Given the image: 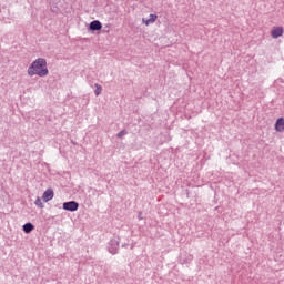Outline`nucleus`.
I'll return each instance as SVG.
<instances>
[{
  "mask_svg": "<svg viewBox=\"0 0 284 284\" xmlns=\"http://www.w3.org/2000/svg\"><path fill=\"white\" fill-rule=\"evenodd\" d=\"M29 77H48V62L44 59H37L28 69Z\"/></svg>",
  "mask_w": 284,
  "mask_h": 284,
  "instance_id": "nucleus-1",
  "label": "nucleus"
},
{
  "mask_svg": "<svg viewBox=\"0 0 284 284\" xmlns=\"http://www.w3.org/2000/svg\"><path fill=\"white\" fill-rule=\"evenodd\" d=\"M63 210L67 212H77V210H79V204L75 201L64 202Z\"/></svg>",
  "mask_w": 284,
  "mask_h": 284,
  "instance_id": "nucleus-2",
  "label": "nucleus"
},
{
  "mask_svg": "<svg viewBox=\"0 0 284 284\" xmlns=\"http://www.w3.org/2000/svg\"><path fill=\"white\" fill-rule=\"evenodd\" d=\"M283 34H284L283 27H274L271 31L272 39H278L280 37H283Z\"/></svg>",
  "mask_w": 284,
  "mask_h": 284,
  "instance_id": "nucleus-3",
  "label": "nucleus"
},
{
  "mask_svg": "<svg viewBox=\"0 0 284 284\" xmlns=\"http://www.w3.org/2000/svg\"><path fill=\"white\" fill-rule=\"evenodd\" d=\"M53 199L54 191H52V189H48L42 195V200L44 201V203H48V201H52Z\"/></svg>",
  "mask_w": 284,
  "mask_h": 284,
  "instance_id": "nucleus-4",
  "label": "nucleus"
},
{
  "mask_svg": "<svg viewBox=\"0 0 284 284\" xmlns=\"http://www.w3.org/2000/svg\"><path fill=\"white\" fill-rule=\"evenodd\" d=\"M275 130L277 132H284V119L283 118L277 119V121L275 122Z\"/></svg>",
  "mask_w": 284,
  "mask_h": 284,
  "instance_id": "nucleus-5",
  "label": "nucleus"
},
{
  "mask_svg": "<svg viewBox=\"0 0 284 284\" xmlns=\"http://www.w3.org/2000/svg\"><path fill=\"white\" fill-rule=\"evenodd\" d=\"M103 28V24L99 20H94L90 23V30H101Z\"/></svg>",
  "mask_w": 284,
  "mask_h": 284,
  "instance_id": "nucleus-6",
  "label": "nucleus"
},
{
  "mask_svg": "<svg viewBox=\"0 0 284 284\" xmlns=\"http://www.w3.org/2000/svg\"><path fill=\"white\" fill-rule=\"evenodd\" d=\"M159 17L156 14H150V18L148 20L143 19V22L145 26H150V23H154Z\"/></svg>",
  "mask_w": 284,
  "mask_h": 284,
  "instance_id": "nucleus-7",
  "label": "nucleus"
},
{
  "mask_svg": "<svg viewBox=\"0 0 284 284\" xmlns=\"http://www.w3.org/2000/svg\"><path fill=\"white\" fill-rule=\"evenodd\" d=\"M32 230H34V225L32 223H27L23 225V232H26V234H30Z\"/></svg>",
  "mask_w": 284,
  "mask_h": 284,
  "instance_id": "nucleus-8",
  "label": "nucleus"
},
{
  "mask_svg": "<svg viewBox=\"0 0 284 284\" xmlns=\"http://www.w3.org/2000/svg\"><path fill=\"white\" fill-rule=\"evenodd\" d=\"M34 203L38 207H43V202H41V197H38Z\"/></svg>",
  "mask_w": 284,
  "mask_h": 284,
  "instance_id": "nucleus-9",
  "label": "nucleus"
},
{
  "mask_svg": "<svg viewBox=\"0 0 284 284\" xmlns=\"http://www.w3.org/2000/svg\"><path fill=\"white\" fill-rule=\"evenodd\" d=\"M95 88H97V89H95V95L99 97V94H101V90H102V89H101V85L95 84Z\"/></svg>",
  "mask_w": 284,
  "mask_h": 284,
  "instance_id": "nucleus-10",
  "label": "nucleus"
},
{
  "mask_svg": "<svg viewBox=\"0 0 284 284\" xmlns=\"http://www.w3.org/2000/svg\"><path fill=\"white\" fill-rule=\"evenodd\" d=\"M125 134H128V131H125V130L119 132L118 133V139H121V138L125 136Z\"/></svg>",
  "mask_w": 284,
  "mask_h": 284,
  "instance_id": "nucleus-11",
  "label": "nucleus"
}]
</instances>
